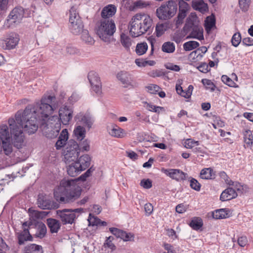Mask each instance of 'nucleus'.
Returning <instances> with one entry per match:
<instances>
[{
    "mask_svg": "<svg viewBox=\"0 0 253 253\" xmlns=\"http://www.w3.org/2000/svg\"><path fill=\"white\" fill-rule=\"evenodd\" d=\"M75 119L77 123L86 126L88 129L91 127L94 122V119L89 113H80L77 114Z\"/></svg>",
    "mask_w": 253,
    "mask_h": 253,
    "instance_id": "15",
    "label": "nucleus"
},
{
    "mask_svg": "<svg viewBox=\"0 0 253 253\" xmlns=\"http://www.w3.org/2000/svg\"><path fill=\"white\" fill-rule=\"evenodd\" d=\"M169 24L167 22L164 23H158L155 28V33L157 37L162 36L166 31L169 29Z\"/></svg>",
    "mask_w": 253,
    "mask_h": 253,
    "instance_id": "34",
    "label": "nucleus"
},
{
    "mask_svg": "<svg viewBox=\"0 0 253 253\" xmlns=\"http://www.w3.org/2000/svg\"><path fill=\"white\" fill-rule=\"evenodd\" d=\"M68 139V132L67 129H63L58 138V140L55 144V147L56 149L59 150L63 147L66 143Z\"/></svg>",
    "mask_w": 253,
    "mask_h": 253,
    "instance_id": "27",
    "label": "nucleus"
},
{
    "mask_svg": "<svg viewBox=\"0 0 253 253\" xmlns=\"http://www.w3.org/2000/svg\"><path fill=\"white\" fill-rule=\"evenodd\" d=\"M215 25V20L213 17H208L205 21V28L210 30Z\"/></svg>",
    "mask_w": 253,
    "mask_h": 253,
    "instance_id": "51",
    "label": "nucleus"
},
{
    "mask_svg": "<svg viewBox=\"0 0 253 253\" xmlns=\"http://www.w3.org/2000/svg\"><path fill=\"white\" fill-rule=\"evenodd\" d=\"M190 226L194 230H198L202 226V221L200 218L193 219L190 223Z\"/></svg>",
    "mask_w": 253,
    "mask_h": 253,
    "instance_id": "47",
    "label": "nucleus"
},
{
    "mask_svg": "<svg viewBox=\"0 0 253 253\" xmlns=\"http://www.w3.org/2000/svg\"><path fill=\"white\" fill-rule=\"evenodd\" d=\"M77 179L61 181L59 186L54 190V196L56 201L61 203L72 202L81 195V189L77 185Z\"/></svg>",
    "mask_w": 253,
    "mask_h": 253,
    "instance_id": "3",
    "label": "nucleus"
},
{
    "mask_svg": "<svg viewBox=\"0 0 253 253\" xmlns=\"http://www.w3.org/2000/svg\"><path fill=\"white\" fill-rule=\"evenodd\" d=\"M140 17L138 14L133 16L129 24V33L132 37L136 38L142 35L141 30H142L140 24Z\"/></svg>",
    "mask_w": 253,
    "mask_h": 253,
    "instance_id": "13",
    "label": "nucleus"
},
{
    "mask_svg": "<svg viewBox=\"0 0 253 253\" xmlns=\"http://www.w3.org/2000/svg\"><path fill=\"white\" fill-rule=\"evenodd\" d=\"M207 48L206 46H202L197 50L192 52L190 53V55H193L194 57L196 56V57L198 58L199 56H200V58H201L203 57V55L201 54V53H205L207 52Z\"/></svg>",
    "mask_w": 253,
    "mask_h": 253,
    "instance_id": "48",
    "label": "nucleus"
},
{
    "mask_svg": "<svg viewBox=\"0 0 253 253\" xmlns=\"http://www.w3.org/2000/svg\"><path fill=\"white\" fill-rule=\"evenodd\" d=\"M69 28L74 35H79L83 32L84 25L76 9L72 7L70 10Z\"/></svg>",
    "mask_w": 253,
    "mask_h": 253,
    "instance_id": "6",
    "label": "nucleus"
},
{
    "mask_svg": "<svg viewBox=\"0 0 253 253\" xmlns=\"http://www.w3.org/2000/svg\"><path fill=\"white\" fill-rule=\"evenodd\" d=\"M46 221L50 232L52 233H57L61 227L60 221L52 218H48Z\"/></svg>",
    "mask_w": 253,
    "mask_h": 253,
    "instance_id": "30",
    "label": "nucleus"
},
{
    "mask_svg": "<svg viewBox=\"0 0 253 253\" xmlns=\"http://www.w3.org/2000/svg\"><path fill=\"white\" fill-rule=\"evenodd\" d=\"M31 222H24L22 224V231L16 233V237L19 245H23L26 241H32L33 237L29 232V227Z\"/></svg>",
    "mask_w": 253,
    "mask_h": 253,
    "instance_id": "12",
    "label": "nucleus"
},
{
    "mask_svg": "<svg viewBox=\"0 0 253 253\" xmlns=\"http://www.w3.org/2000/svg\"><path fill=\"white\" fill-rule=\"evenodd\" d=\"M140 185L145 189H149L152 186L151 181L149 179H142L140 182Z\"/></svg>",
    "mask_w": 253,
    "mask_h": 253,
    "instance_id": "58",
    "label": "nucleus"
},
{
    "mask_svg": "<svg viewBox=\"0 0 253 253\" xmlns=\"http://www.w3.org/2000/svg\"><path fill=\"white\" fill-rule=\"evenodd\" d=\"M200 174L201 178L204 179H213L215 177V173L211 168L203 169Z\"/></svg>",
    "mask_w": 253,
    "mask_h": 253,
    "instance_id": "35",
    "label": "nucleus"
},
{
    "mask_svg": "<svg viewBox=\"0 0 253 253\" xmlns=\"http://www.w3.org/2000/svg\"><path fill=\"white\" fill-rule=\"evenodd\" d=\"M162 171L172 179L179 181L185 179L187 174L179 169H162Z\"/></svg>",
    "mask_w": 253,
    "mask_h": 253,
    "instance_id": "17",
    "label": "nucleus"
},
{
    "mask_svg": "<svg viewBox=\"0 0 253 253\" xmlns=\"http://www.w3.org/2000/svg\"><path fill=\"white\" fill-rule=\"evenodd\" d=\"M222 81L227 85L231 87H234L236 84L227 76L223 75L221 77Z\"/></svg>",
    "mask_w": 253,
    "mask_h": 253,
    "instance_id": "56",
    "label": "nucleus"
},
{
    "mask_svg": "<svg viewBox=\"0 0 253 253\" xmlns=\"http://www.w3.org/2000/svg\"><path fill=\"white\" fill-rule=\"evenodd\" d=\"M229 211L224 209L215 210L212 212V217L216 219H223L228 217Z\"/></svg>",
    "mask_w": 253,
    "mask_h": 253,
    "instance_id": "37",
    "label": "nucleus"
},
{
    "mask_svg": "<svg viewBox=\"0 0 253 253\" xmlns=\"http://www.w3.org/2000/svg\"><path fill=\"white\" fill-rule=\"evenodd\" d=\"M114 237L112 236H109L106 238V240L103 244L104 248H109L111 251H114L116 249V247L113 243Z\"/></svg>",
    "mask_w": 253,
    "mask_h": 253,
    "instance_id": "45",
    "label": "nucleus"
},
{
    "mask_svg": "<svg viewBox=\"0 0 253 253\" xmlns=\"http://www.w3.org/2000/svg\"><path fill=\"white\" fill-rule=\"evenodd\" d=\"M202 82L207 88L212 91L215 90V86L211 80L205 79L202 80Z\"/></svg>",
    "mask_w": 253,
    "mask_h": 253,
    "instance_id": "52",
    "label": "nucleus"
},
{
    "mask_svg": "<svg viewBox=\"0 0 253 253\" xmlns=\"http://www.w3.org/2000/svg\"><path fill=\"white\" fill-rule=\"evenodd\" d=\"M87 77L92 90L97 94H100L101 92V83L98 74L91 71L88 73Z\"/></svg>",
    "mask_w": 253,
    "mask_h": 253,
    "instance_id": "16",
    "label": "nucleus"
},
{
    "mask_svg": "<svg viewBox=\"0 0 253 253\" xmlns=\"http://www.w3.org/2000/svg\"><path fill=\"white\" fill-rule=\"evenodd\" d=\"M148 49L147 43L142 42L137 44L135 48V52L138 55H142L146 53Z\"/></svg>",
    "mask_w": 253,
    "mask_h": 253,
    "instance_id": "42",
    "label": "nucleus"
},
{
    "mask_svg": "<svg viewBox=\"0 0 253 253\" xmlns=\"http://www.w3.org/2000/svg\"><path fill=\"white\" fill-rule=\"evenodd\" d=\"M88 221L89 223V225H90L98 226L100 224L101 220L97 218V217L92 215V214L90 213L88 218Z\"/></svg>",
    "mask_w": 253,
    "mask_h": 253,
    "instance_id": "50",
    "label": "nucleus"
},
{
    "mask_svg": "<svg viewBox=\"0 0 253 253\" xmlns=\"http://www.w3.org/2000/svg\"><path fill=\"white\" fill-rule=\"evenodd\" d=\"M117 12V7L114 4H108L104 6L100 13L101 19H112Z\"/></svg>",
    "mask_w": 253,
    "mask_h": 253,
    "instance_id": "21",
    "label": "nucleus"
},
{
    "mask_svg": "<svg viewBox=\"0 0 253 253\" xmlns=\"http://www.w3.org/2000/svg\"><path fill=\"white\" fill-rule=\"evenodd\" d=\"M147 91L151 94H156L160 89V87L156 84H150L146 87Z\"/></svg>",
    "mask_w": 253,
    "mask_h": 253,
    "instance_id": "57",
    "label": "nucleus"
},
{
    "mask_svg": "<svg viewBox=\"0 0 253 253\" xmlns=\"http://www.w3.org/2000/svg\"><path fill=\"white\" fill-rule=\"evenodd\" d=\"M30 218L34 221L42 219L47 215L45 211H38L30 208L28 210Z\"/></svg>",
    "mask_w": 253,
    "mask_h": 253,
    "instance_id": "32",
    "label": "nucleus"
},
{
    "mask_svg": "<svg viewBox=\"0 0 253 253\" xmlns=\"http://www.w3.org/2000/svg\"><path fill=\"white\" fill-rule=\"evenodd\" d=\"M24 253H43L41 246L31 244L26 246L23 251Z\"/></svg>",
    "mask_w": 253,
    "mask_h": 253,
    "instance_id": "33",
    "label": "nucleus"
},
{
    "mask_svg": "<svg viewBox=\"0 0 253 253\" xmlns=\"http://www.w3.org/2000/svg\"><path fill=\"white\" fill-rule=\"evenodd\" d=\"M190 187L194 190L199 191L201 189V184L195 178H192L190 180Z\"/></svg>",
    "mask_w": 253,
    "mask_h": 253,
    "instance_id": "55",
    "label": "nucleus"
},
{
    "mask_svg": "<svg viewBox=\"0 0 253 253\" xmlns=\"http://www.w3.org/2000/svg\"><path fill=\"white\" fill-rule=\"evenodd\" d=\"M44 98L49 99V102L47 103V104L52 108L51 112L47 114L46 117H42L41 110H37L33 116L36 118L38 127L39 125L38 122L40 123V128L42 134L47 138L52 139L58 135L61 126V124L59 122L57 116H53L48 118L49 116L52 113L58 106L55 103V97L50 95L44 96L42 98L40 103H37L34 105H30L29 106H32L33 107L40 106L42 103V100Z\"/></svg>",
    "mask_w": 253,
    "mask_h": 253,
    "instance_id": "2",
    "label": "nucleus"
},
{
    "mask_svg": "<svg viewBox=\"0 0 253 253\" xmlns=\"http://www.w3.org/2000/svg\"><path fill=\"white\" fill-rule=\"evenodd\" d=\"M78 50L74 47L68 46L66 48V53L67 54H75L78 53Z\"/></svg>",
    "mask_w": 253,
    "mask_h": 253,
    "instance_id": "62",
    "label": "nucleus"
},
{
    "mask_svg": "<svg viewBox=\"0 0 253 253\" xmlns=\"http://www.w3.org/2000/svg\"><path fill=\"white\" fill-rule=\"evenodd\" d=\"M109 133L117 138H123L126 135L125 131L117 126L113 125L111 129H108Z\"/></svg>",
    "mask_w": 253,
    "mask_h": 253,
    "instance_id": "29",
    "label": "nucleus"
},
{
    "mask_svg": "<svg viewBox=\"0 0 253 253\" xmlns=\"http://www.w3.org/2000/svg\"><path fill=\"white\" fill-rule=\"evenodd\" d=\"M73 109L71 106L63 105L59 110V117L60 124L68 125L73 118Z\"/></svg>",
    "mask_w": 253,
    "mask_h": 253,
    "instance_id": "10",
    "label": "nucleus"
},
{
    "mask_svg": "<svg viewBox=\"0 0 253 253\" xmlns=\"http://www.w3.org/2000/svg\"><path fill=\"white\" fill-rule=\"evenodd\" d=\"M136 14H138L140 17L141 20L139 21L141 22L139 26L142 27L141 31L142 35H143L151 28L153 22L152 19L150 16L144 13H137Z\"/></svg>",
    "mask_w": 253,
    "mask_h": 253,
    "instance_id": "20",
    "label": "nucleus"
},
{
    "mask_svg": "<svg viewBox=\"0 0 253 253\" xmlns=\"http://www.w3.org/2000/svg\"><path fill=\"white\" fill-rule=\"evenodd\" d=\"M190 29L191 31L187 38L196 39L199 40H204L203 29L198 24V18L195 13H192L189 18Z\"/></svg>",
    "mask_w": 253,
    "mask_h": 253,
    "instance_id": "7",
    "label": "nucleus"
},
{
    "mask_svg": "<svg viewBox=\"0 0 253 253\" xmlns=\"http://www.w3.org/2000/svg\"><path fill=\"white\" fill-rule=\"evenodd\" d=\"M251 0H239V4L241 9L243 11L248 10L250 5Z\"/></svg>",
    "mask_w": 253,
    "mask_h": 253,
    "instance_id": "54",
    "label": "nucleus"
},
{
    "mask_svg": "<svg viewBox=\"0 0 253 253\" xmlns=\"http://www.w3.org/2000/svg\"><path fill=\"white\" fill-rule=\"evenodd\" d=\"M241 42V36L240 33H236L232 36L231 39L232 44L235 46L237 47L239 45Z\"/></svg>",
    "mask_w": 253,
    "mask_h": 253,
    "instance_id": "49",
    "label": "nucleus"
},
{
    "mask_svg": "<svg viewBox=\"0 0 253 253\" xmlns=\"http://www.w3.org/2000/svg\"><path fill=\"white\" fill-rule=\"evenodd\" d=\"M248 243V239L246 236H242L238 238V245L242 247H245Z\"/></svg>",
    "mask_w": 253,
    "mask_h": 253,
    "instance_id": "64",
    "label": "nucleus"
},
{
    "mask_svg": "<svg viewBox=\"0 0 253 253\" xmlns=\"http://www.w3.org/2000/svg\"><path fill=\"white\" fill-rule=\"evenodd\" d=\"M79 168L82 169V170H84L88 168L90 165L91 158L87 154L81 156L79 159L76 161Z\"/></svg>",
    "mask_w": 253,
    "mask_h": 253,
    "instance_id": "25",
    "label": "nucleus"
},
{
    "mask_svg": "<svg viewBox=\"0 0 253 253\" xmlns=\"http://www.w3.org/2000/svg\"><path fill=\"white\" fill-rule=\"evenodd\" d=\"M144 107L149 111L153 112L157 114H160L161 112H164L165 111V109L164 107L156 106L147 102H144Z\"/></svg>",
    "mask_w": 253,
    "mask_h": 253,
    "instance_id": "38",
    "label": "nucleus"
},
{
    "mask_svg": "<svg viewBox=\"0 0 253 253\" xmlns=\"http://www.w3.org/2000/svg\"><path fill=\"white\" fill-rule=\"evenodd\" d=\"M74 133L78 139L83 140L85 137V130L84 126H78L74 130Z\"/></svg>",
    "mask_w": 253,
    "mask_h": 253,
    "instance_id": "43",
    "label": "nucleus"
},
{
    "mask_svg": "<svg viewBox=\"0 0 253 253\" xmlns=\"http://www.w3.org/2000/svg\"><path fill=\"white\" fill-rule=\"evenodd\" d=\"M177 10L176 1L169 0L162 4L156 10V15L160 20H169L173 17Z\"/></svg>",
    "mask_w": 253,
    "mask_h": 253,
    "instance_id": "5",
    "label": "nucleus"
},
{
    "mask_svg": "<svg viewBox=\"0 0 253 253\" xmlns=\"http://www.w3.org/2000/svg\"><path fill=\"white\" fill-rule=\"evenodd\" d=\"M57 217L59 218L63 224L73 223L77 217L76 213L71 209H65L56 211Z\"/></svg>",
    "mask_w": 253,
    "mask_h": 253,
    "instance_id": "11",
    "label": "nucleus"
},
{
    "mask_svg": "<svg viewBox=\"0 0 253 253\" xmlns=\"http://www.w3.org/2000/svg\"><path fill=\"white\" fill-rule=\"evenodd\" d=\"M19 39L16 35L10 36L5 41L6 48L10 49L14 48L18 44Z\"/></svg>",
    "mask_w": 253,
    "mask_h": 253,
    "instance_id": "36",
    "label": "nucleus"
},
{
    "mask_svg": "<svg viewBox=\"0 0 253 253\" xmlns=\"http://www.w3.org/2000/svg\"><path fill=\"white\" fill-rule=\"evenodd\" d=\"M120 41L122 46L126 50H129L133 41L127 33H122L120 34Z\"/></svg>",
    "mask_w": 253,
    "mask_h": 253,
    "instance_id": "26",
    "label": "nucleus"
},
{
    "mask_svg": "<svg viewBox=\"0 0 253 253\" xmlns=\"http://www.w3.org/2000/svg\"><path fill=\"white\" fill-rule=\"evenodd\" d=\"M96 33L103 42H111L116 31L115 21L113 19H100L96 26Z\"/></svg>",
    "mask_w": 253,
    "mask_h": 253,
    "instance_id": "4",
    "label": "nucleus"
},
{
    "mask_svg": "<svg viewBox=\"0 0 253 253\" xmlns=\"http://www.w3.org/2000/svg\"><path fill=\"white\" fill-rule=\"evenodd\" d=\"M93 171V169H92V168H89L84 173L81 175L78 179L82 181H85L86 179L91 175Z\"/></svg>",
    "mask_w": 253,
    "mask_h": 253,
    "instance_id": "59",
    "label": "nucleus"
},
{
    "mask_svg": "<svg viewBox=\"0 0 253 253\" xmlns=\"http://www.w3.org/2000/svg\"><path fill=\"white\" fill-rule=\"evenodd\" d=\"M178 5L179 13L176 24H180L182 22L183 20L186 17L187 12L190 9L189 4L184 0H178Z\"/></svg>",
    "mask_w": 253,
    "mask_h": 253,
    "instance_id": "19",
    "label": "nucleus"
},
{
    "mask_svg": "<svg viewBox=\"0 0 253 253\" xmlns=\"http://www.w3.org/2000/svg\"><path fill=\"white\" fill-rule=\"evenodd\" d=\"M148 4L142 0H138L134 3V7L135 8H142L146 7Z\"/></svg>",
    "mask_w": 253,
    "mask_h": 253,
    "instance_id": "61",
    "label": "nucleus"
},
{
    "mask_svg": "<svg viewBox=\"0 0 253 253\" xmlns=\"http://www.w3.org/2000/svg\"><path fill=\"white\" fill-rule=\"evenodd\" d=\"M117 79L124 85V87H127L131 84L132 80L130 75L126 71H122L117 75Z\"/></svg>",
    "mask_w": 253,
    "mask_h": 253,
    "instance_id": "22",
    "label": "nucleus"
},
{
    "mask_svg": "<svg viewBox=\"0 0 253 253\" xmlns=\"http://www.w3.org/2000/svg\"><path fill=\"white\" fill-rule=\"evenodd\" d=\"M24 9L22 7L14 8L8 16L4 23L5 26L10 28L19 23L24 17Z\"/></svg>",
    "mask_w": 253,
    "mask_h": 253,
    "instance_id": "9",
    "label": "nucleus"
},
{
    "mask_svg": "<svg viewBox=\"0 0 253 253\" xmlns=\"http://www.w3.org/2000/svg\"><path fill=\"white\" fill-rule=\"evenodd\" d=\"M219 174L220 178L223 179L227 184L229 185L230 183H233V181L228 177L224 171H221Z\"/></svg>",
    "mask_w": 253,
    "mask_h": 253,
    "instance_id": "60",
    "label": "nucleus"
},
{
    "mask_svg": "<svg viewBox=\"0 0 253 253\" xmlns=\"http://www.w3.org/2000/svg\"><path fill=\"white\" fill-rule=\"evenodd\" d=\"M244 140L248 146L252 147L253 143V136L252 131L249 129H246L243 132Z\"/></svg>",
    "mask_w": 253,
    "mask_h": 253,
    "instance_id": "40",
    "label": "nucleus"
},
{
    "mask_svg": "<svg viewBox=\"0 0 253 253\" xmlns=\"http://www.w3.org/2000/svg\"><path fill=\"white\" fill-rule=\"evenodd\" d=\"M144 210L147 215H150L153 211V207L150 203H147L144 205Z\"/></svg>",
    "mask_w": 253,
    "mask_h": 253,
    "instance_id": "63",
    "label": "nucleus"
},
{
    "mask_svg": "<svg viewBox=\"0 0 253 253\" xmlns=\"http://www.w3.org/2000/svg\"><path fill=\"white\" fill-rule=\"evenodd\" d=\"M192 6L195 10L199 11L202 13H204L208 10L207 4L202 0H193Z\"/></svg>",
    "mask_w": 253,
    "mask_h": 253,
    "instance_id": "31",
    "label": "nucleus"
},
{
    "mask_svg": "<svg viewBox=\"0 0 253 253\" xmlns=\"http://www.w3.org/2000/svg\"><path fill=\"white\" fill-rule=\"evenodd\" d=\"M80 149L75 141L70 142L64 150V160L66 164L76 162L78 159Z\"/></svg>",
    "mask_w": 253,
    "mask_h": 253,
    "instance_id": "8",
    "label": "nucleus"
},
{
    "mask_svg": "<svg viewBox=\"0 0 253 253\" xmlns=\"http://www.w3.org/2000/svg\"><path fill=\"white\" fill-rule=\"evenodd\" d=\"M36 232L35 235L36 237L40 239L43 238L46 235L47 229L45 225L42 222H38L35 225Z\"/></svg>",
    "mask_w": 253,
    "mask_h": 253,
    "instance_id": "28",
    "label": "nucleus"
},
{
    "mask_svg": "<svg viewBox=\"0 0 253 253\" xmlns=\"http://www.w3.org/2000/svg\"><path fill=\"white\" fill-rule=\"evenodd\" d=\"M199 145V141H195L192 139H188L184 142L185 147L188 149H191L195 146H198Z\"/></svg>",
    "mask_w": 253,
    "mask_h": 253,
    "instance_id": "53",
    "label": "nucleus"
},
{
    "mask_svg": "<svg viewBox=\"0 0 253 253\" xmlns=\"http://www.w3.org/2000/svg\"><path fill=\"white\" fill-rule=\"evenodd\" d=\"M162 51L167 53H172L175 49V44L171 42H165L162 46Z\"/></svg>",
    "mask_w": 253,
    "mask_h": 253,
    "instance_id": "39",
    "label": "nucleus"
},
{
    "mask_svg": "<svg viewBox=\"0 0 253 253\" xmlns=\"http://www.w3.org/2000/svg\"><path fill=\"white\" fill-rule=\"evenodd\" d=\"M229 186H233V189L236 190L237 191L241 192L242 193L244 192H247L248 190V187L246 185H242L241 184L238 182H234L233 181V183H229Z\"/></svg>",
    "mask_w": 253,
    "mask_h": 253,
    "instance_id": "46",
    "label": "nucleus"
},
{
    "mask_svg": "<svg viewBox=\"0 0 253 253\" xmlns=\"http://www.w3.org/2000/svg\"><path fill=\"white\" fill-rule=\"evenodd\" d=\"M49 99H43L40 106H28L23 111H18L15 114V119L8 120L10 134L8 126L6 125L0 126V142L4 147V154L10 156L13 152V146L20 149L24 146V135L23 129L29 134H33L38 129L37 120L34 117L37 110H41L42 117H46L51 112L52 108L47 103Z\"/></svg>",
    "mask_w": 253,
    "mask_h": 253,
    "instance_id": "1",
    "label": "nucleus"
},
{
    "mask_svg": "<svg viewBox=\"0 0 253 253\" xmlns=\"http://www.w3.org/2000/svg\"><path fill=\"white\" fill-rule=\"evenodd\" d=\"M238 194L233 188L229 187L224 190L221 194L220 199L222 201H226L236 198Z\"/></svg>",
    "mask_w": 253,
    "mask_h": 253,
    "instance_id": "23",
    "label": "nucleus"
},
{
    "mask_svg": "<svg viewBox=\"0 0 253 253\" xmlns=\"http://www.w3.org/2000/svg\"><path fill=\"white\" fill-rule=\"evenodd\" d=\"M199 46L198 42L193 41H189L183 44V49L185 51H190Z\"/></svg>",
    "mask_w": 253,
    "mask_h": 253,
    "instance_id": "44",
    "label": "nucleus"
},
{
    "mask_svg": "<svg viewBox=\"0 0 253 253\" xmlns=\"http://www.w3.org/2000/svg\"><path fill=\"white\" fill-rule=\"evenodd\" d=\"M37 204L39 207L42 209H54L58 208V204L52 200L47 195L40 194L38 197Z\"/></svg>",
    "mask_w": 253,
    "mask_h": 253,
    "instance_id": "14",
    "label": "nucleus"
},
{
    "mask_svg": "<svg viewBox=\"0 0 253 253\" xmlns=\"http://www.w3.org/2000/svg\"><path fill=\"white\" fill-rule=\"evenodd\" d=\"M109 231L117 238H120L124 241H132L134 240V235L130 233H127L126 231L114 227L110 228Z\"/></svg>",
    "mask_w": 253,
    "mask_h": 253,
    "instance_id": "18",
    "label": "nucleus"
},
{
    "mask_svg": "<svg viewBox=\"0 0 253 253\" xmlns=\"http://www.w3.org/2000/svg\"><path fill=\"white\" fill-rule=\"evenodd\" d=\"M81 39L84 42L88 45H92L94 43V39L89 35L87 30H84L83 31Z\"/></svg>",
    "mask_w": 253,
    "mask_h": 253,
    "instance_id": "41",
    "label": "nucleus"
},
{
    "mask_svg": "<svg viewBox=\"0 0 253 253\" xmlns=\"http://www.w3.org/2000/svg\"><path fill=\"white\" fill-rule=\"evenodd\" d=\"M67 165H68L67 167V171L68 174L71 176H76L82 171V169L79 168L78 163L76 161L71 162Z\"/></svg>",
    "mask_w": 253,
    "mask_h": 253,
    "instance_id": "24",
    "label": "nucleus"
}]
</instances>
